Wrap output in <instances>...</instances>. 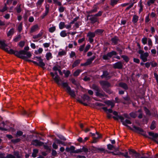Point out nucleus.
Wrapping results in <instances>:
<instances>
[{"label":"nucleus","mask_w":158,"mask_h":158,"mask_svg":"<svg viewBox=\"0 0 158 158\" xmlns=\"http://www.w3.org/2000/svg\"><path fill=\"white\" fill-rule=\"evenodd\" d=\"M10 54H14L18 57L24 60L30 58L31 56L30 52H26L23 50L18 52L10 49Z\"/></svg>","instance_id":"f257e3e1"},{"label":"nucleus","mask_w":158,"mask_h":158,"mask_svg":"<svg viewBox=\"0 0 158 158\" xmlns=\"http://www.w3.org/2000/svg\"><path fill=\"white\" fill-rule=\"evenodd\" d=\"M62 85L64 88H66L67 92L72 98H74L76 96L75 91L72 90L70 87L69 85L67 82H63L62 83Z\"/></svg>","instance_id":"f03ea898"},{"label":"nucleus","mask_w":158,"mask_h":158,"mask_svg":"<svg viewBox=\"0 0 158 158\" xmlns=\"http://www.w3.org/2000/svg\"><path fill=\"white\" fill-rule=\"evenodd\" d=\"M138 53L140 54V58L142 60L143 62H145L147 61V58L149 54L148 52L144 53V51L141 50H139Z\"/></svg>","instance_id":"7ed1b4c3"},{"label":"nucleus","mask_w":158,"mask_h":158,"mask_svg":"<svg viewBox=\"0 0 158 158\" xmlns=\"http://www.w3.org/2000/svg\"><path fill=\"white\" fill-rule=\"evenodd\" d=\"M117 54L116 52L114 51H112L108 52L106 55H103L102 58L105 60L110 59L113 56L116 55Z\"/></svg>","instance_id":"20e7f679"},{"label":"nucleus","mask_w":158,"mask_h":158,"mask_svg":"<svg viewBox=\"0 0 158 158\" xmlns=\"http://www.w3.org/2000/svg\"><path fill=\"white\" fill-rule=\"evenodd\" d=\"M118 117L121 120V122L122 123V124L126 127H129L130 129H131V128L129 127V126L127 125V124H131V121L128 119H126L125 121H124V118L122 116H119Z\"/></svg>","instance_id":"39448f33"},{"label":"nucleus","mask_w":158,"mask_h":158,"mask_svg":"<svg viewBox=\"0 0 158 158\" xmlns=\"http://www.w3.org/2000/svg\"><path fill=\"white\" fill-rule=\"evenodd\" d=\"M133 127L134 128V129L133 130L134 131L139 134H141L144 136L147 137L146 133L143 131L142 129L135 126H133Z\"/></svg>","instance_id":"423d86ee"},{"label":"nucleus","mask_w":158,"mask_h":158,"mask_svg":"<svg viewBox=\"0 0 158 158\" xmlns=\"http://www.w3.org/2000/svg\"><path fill=\"white\" fill-rule=\"evenodd\" d=\"M5 41H1L0 40V48L10 54V51H9L8 48H6L7 45L5 43Z\"/></svg>","instance_id":"0eeeda50"},{"label":"nucleus","mask_w":158,"mask_h":158,"mask_svg":"<svg viewBox=\"0 0 158 158\" xmlns=\"http://www.w3.org/2000/svg\"><path fill=\"white\" fill-rule=\"evenodd\" d=\"M109 153H111L113 155H123L126 158H130V156H129L128 155V153L127 152H126L125 153L123 152H118L117 153H115L114 152H107Z\"/></svg>","instance_id":"6e6552de"},{"label":"nucleus","mask_w":158,"mask_h":158,"mask_svg":"<svg viewBox=\"0 0 158 158\" xmlns=\"http://www.w3.org/2000/svg\"><path fill=\"white\" fill-rule=\"evenodd\" d=\"M99 83L103 90L106 89V88L110 87V85L108 82L106 81H100Z\"/></svg>","instance_id":"1a4fd4ad"},{"label":"nucleus","mask_w":158,"mask_h":158,"mask_svg":"<svg viewBox=\"0 0 158 158\" xmlns=\"http://www.w3.org/2000/svg\"><path fill=\"white\" fill-rule=\"evenodd\" d=\"M113 67L115 69H121L123 67V64L122 62L119 61L114 64Z\"/></svg>","instance_id":"9d476101"},{"label":"nucleus","mask_w":158,"mask_h":158,"mask_svg":"<svg viewBox=\"0 0 158 158\" xmlns=\"http://www.w3.org/2000/svg\"><path fill=\"white\" fill-rule=\"evenodd\" d=\"M95 93L96 96L100 98H102L106 96L104 92L101 89L97 92H95Z\"/></svg>","instance_id":"9b49d317"},{"label":"nucleus","mask_w":158,"mask_h":158,"mask_svg":"<svg viewBox=\"0 0 158 158\" xmlns=\"http://www.w3.org/2000/svg\"><path fill=\"white\" fill-rule=\"evenodd\" d=\"M31 144L35 146H41L43 145L44 143L38 140L35 139L32 140Z\"/></svg>","instance_id":"f8f14e48"},{"label":"nucleus","mask_w":158,"mask_h":158,"mask_svg":"<svg viewBox=\"0 0 158 158\" xmlns=\"http://www.w3.org/2000/svg\"><path fill=\"white\" fill-rule=\"evenodd\" d=\"M23 133L22 131L19 130L17 131L15 135V136L17 137H18L22 136V137H21V139H25L26 138V135L25 134L23 135Z\"/></svg>","instance_id":"ddd939ff"},{"label":"nucleus","mask_w":158,"mask_h":158,"mask_svg":"<svg viewBox=\"0 0 158 158\" xmlns=\"http://www.w3.org/2000/svg\"><path fill=\"white\" fill-rule=\"evenodd\" d=\"M75 148L73 146H71L70 148L67 147L65 149V151L67 152H69L70 153H75Z\"/></svg>","instance_id":"4468645a"},{"label":"nucleus","mask_w":158,"mask_h":158,"mask_svg":"<svg viewBox=\"0 0 158 158\" xmlns=\"http://www.w3.org/2000/svg\"><path fill=\"white\" fill-rule=\"evenodd\" d=\"M55 74L56 76L54 78H53L54 80L58 85H60V83L59 82V81H61V80L60 78L58 76L57 73L56 71L55 72Z\"/></svg>","instance_id":"2eb2a0df"},{"label":"nucleus","mask_w":158,"mask_h":158,"mask_svg":"<svg viewBox=\"0 0 158 158\" xmlns=\"http://www.w3.org/2000/svg\"><path fill=\"white\" fill-rule=\"evenodd\" d=\"M101 77L102 78H106L108 79H109L111 77L109 75V73L107 71H104L103 72V74L101 76Z\"/></svg>","instance_id":"dca6fc26"},{"label":"nucleus","mask_w":158,"mask_h":158,"mask_svg":"<svg viewBox=\"0 0 158 158\" xmlns=\"http://www.w3.org/2000/svg\"><path fill=\"white\" fill-rule=\"evenodd\" d=\"M39 29V27L37 24H35L31 28L30 32L31 33H32L36 31Z\"/></svg>","instance_id":"f3484780"},{"label":"nucleus","mask_w":158,"mask_h":158,"mask_svg":"<svg viewBox=\"0 0 158 158\" xmlns=\"http://www.w3.org/2000/svg\"><path fill=\"white\" fill-rule=\"evenodd\" d=\"M96 56H93L91 58L88 59L87 60L86 62H85L86 64L87 65L90 64L93 61L95 58Z\"/></svg>","instance_id":"a211bd4d"},{"label":"nucleus","mask_w":158,"mask_h":158,"mask_svg":"<svg viewBox=\"0 0 158 158\" xmlns=\"http://www.w3.org/2000/svg\"><path fill=\"white\" fill-rule=\"evenodd\" d=\"M49 6L48 4H47L45 6V11L44 13L42 16V18H44L48 14L49 12Z\"/></svg>","instance_id":"6ab92c4d"},{"label":"nucleus","mask_w":158,"mask_h":158,"mask_svg":"<svg viewBox=\"0 0 158 158\" xmlns=\"http://www.w3.org/2000/svg\"><path fill=\"white\" fill-rule=\"evenodd\" d=\"M148 134L150 136H152L153 137L152 139L155 141H156V139L158 137V134L157 133H154L152 132H149Z\"/></svg>","instance_id":"aec40b11"},{"label":"nucleus","mask_w":158,"mask_h":158,"mask_svg":"<svg viewBox=\"0 0 158 158\" xmlns=\"http://www.w3.org/2000/svg\"><path fill=\"white\" fill-rule=\"evenodd\" d=\"M38 61L39 62V63H38V66H40L43 68H44V67L45 66V64L43 62V60L41 59V58L38 60Z\"/></svg>","instance_id":"412c9836"},{"label":"nucleus","mask_w":158,"mask_h":158,"mask_svg":"<svg viewBox=\"0 0 158 158\" xmlns=\"http://www.w3.org/2000/svg\"><path fill=\"white\" fill-rule=\"evenodd\" d=\"M96 16L94 15L91 16V17L89 18V19L92 23H94L98 21V19Z\"/></svg>","instance_id":"4be33fe9"},{"label":"nucleus","mask_w":158,"mask_h":158,"mask_svg":"<svg viewBox=\"0 0 158 158\" xmlns=\"http://www.w3.org/2000/svg\"><path fill=\"white\" fill-rule=\"evenodd\" d=\"M119 86L125 90L127 89L128 88L127 84L121 82L119 84Z\"/></svg>","instance_id":"5701e85b"},{"label":"nucleus","mask_w":158,"mask_h":158,"mask_svg":"<svg viewBox=\"0 0 158 158\" xmlns=\"http://www.w3.org/2000/svg\"><path fill=\"white\" fill-rule=\"evenodd\" d=\"M83 101L88 102L90 100V98L86 94L84 95L82 97Z\"/></svg>","instance_id":"b1692460"},{"label":"nucleus","mask_w":158,"mask_h":158,"mask_svg":"<svg viewBox=\"0 0 158 158\" xmlns=\"http://www.w3.org/2000/svg\"><path fill=\"white\" fill-rule=\"evenodd\" d=\"M70 80L72 82V83L75 85L77 87H78L80 86V85L79 83L76 81L75 79L72 78Z\"/></svg>","instance_id":"393cba45"},{"label":"nucleus","mask_w":158,"mask_h":158,"mask_svg":"<svg viewBox=\"0 0 158 158\" xmlns=\"http://www.w3.org/2000/svg\"><path fill=\"white\" fill-rule=\"evenodd\" d=\"M106 103L108 106H110L112 108L114 106V103L110 101H108L106 102Z\"/></svg>","instance_id":"a878e982"},{"label":"nucleus","mask_w":158,"mask_h":158,"mask_svg":"<svg viewBox=\"0 0 158 158\" xmlns=\"http://www.w3.org/2000/svg\"><path fill=\"white\" fill-rule=\"evenodd\" d=\"M92 88L95 90L96 92H97L101 89L98 86L94 84L92 85Z\"/></svg>","instance_id":"bb28decb"},{"label":"nucleus","mask_w":158,"mask_h":158,"mask_svg":"<svg viewBox=\"0 0 158 158\" xmlns=\"http://www.w3.org/2000/svg\"><path fill=\"white\" fill-rule=\"evenodd\" d=\"M81 60L79 59L76 60L72 64L73 68H74L77 66L80 62Z\"/></svg>","instance_id":"cd10ccee"},{"label":"nucleus","mask_w":158,"mask_h":158,"mask_svg":"<svg viewBox=\"0 0 158 158\" xmlns=\"http://www.w3.org/2000/svg\"><path fill=\"white\" fill-rule=\"evenodd\" d=\"M43 34V32H42L40 31L38 34L36 35H34L33 36L32 38L33 39H37L39 38H40Z\"/></svg>","instance_id":"c85d7f7f"},{"label":"nucleus","mask_w":158,"mask_h":158,"mask_svg":"<svg viewBox=\"0 0 158 158\" xmlns=\"http://www.w3.org/2000/svg\"><path fill=\"white\" fill-rule=\"evenodd\" d=\"M66 54V52L63 50H61L59 51L58 53V56H62L65 55Z\"/></svg>","instance_id":"c756f323"},{"label":"nucleus","mask_w":158,"mask_h":158,"mask_svg":"<svg viewBox=\"0 0 158 158\" xmlns=\"http://www.w3.org/2000/svg\"><path fill=\"white\" fill-rule=\"evenodd\" d=\"M113 114H114V115H116V117L113 116V118L115 120H118V118H119L118 116H121L118 115V113L116 111H114L113 112Z\"/></svg>","instance_id":"7c9ffc66"},{"label":"nucleus","mask_w":158,"mask_h":158,"mask_svg":"<svg viewBox=\"0 0 158 158\" xmlns=\"http://www.w3.org/2000/svg\"><path fill=\"white\" fill-rule=\"evenodd\" d=\"M38 152V150L34 149L33 150V152L32 154V156L34 158L35 157L37 156V154Z\"/></svg>","instance_id":"2f4dec72"},{"label":"nucleus","mask_w":158,"mask_h":158,"mask_svg":"<svg viewBox=\"0 0 158 158\" xmlns=\"http://www.w3.org/2000/svg\"><path fill=\"white\" fill-rule=\"evenodd\" d=\"M44 0H38L36 4L38 7H40L42 3L44 2Z\"/></svg>","instance_id":"473e14b6"},{"label":"nucleus","mask_w":158,"mask_h":158,"mask_svg":"<svg viewBox=\"0 0 158 158\" xmlns=\"http://www.w3.org/2000/svg\"><path fill=\"white\" fill-rule=\"evenodd\" d=\"M17 30L19 32H20L22 30V23H19L17 27Z\"/></svg>","instance_id":"72a5a7b5"},{"label":"nucleus","mask_w":158,"mask_h":158,"mask_svg":"<svg viewBox=\"0 0 158 158\" xmlns=\"http://www.w3.org/2000/svg\"><path fill=\"white\" fill-rule=\"evenodd\" d=\"M121 57L123 59V60L126 62H127L129 60V58L127 56L123 55L121 56Z\"/></svg>","instance_id":"f704fd0d"},{"label":"nucleus","mask_w":158,"mask_h":158,"mask_svg":"<svg viewBox=\"0 0 158 158\" xmlns=\"http://www.w3.org/2000/svg\"><path fill=\"white\" fill-rule=\"evenodd\" d=\"M0 158H10V154L5 156L4 153H0Z\"/></svg>","instance_id":"c9c22d12"},{"label":"nucleus","mask_w":158,"mask_h":158,"mask_svg":"<svg viewBox=\"0 0 158 158\" xmlns=\"http://www.w3.org/2000/svg\"><path fill=\"white\" fill-rule=\"evenodd\" d=\"M139 17L136 15H134L133 18L132 22L134 23H136L138 21Z\"/></svg>","instance_id":"e433bc0d"},{"label":"nucleus","mask_w":158,"mask_h":158,"mask_svg":"<svg viewBox=\"0 0 158 158\" xmlns=\"http://www.w3.org/2000/svg\"><path fill=\"white\" fill-rule=\"evenodd\" d=\"M104 30L102 29H98L96 30L95 31V33L96 34H101L102 33Z\"/></svg>","instance_id":"4c0bfd02"},{"label":"nucleus","mask_w":158,"mask_h":158,"mask_svg":"<svg viewBox=\"0 0 158 158\" xmlns=\"http://www.w3.org/2000/svg\"><path fill=\"white\" fill-rule=\"evenodd\" d=\"M95 32H89L88 33L87 36L89 37L93 38L95 36Z\"/></svg>","instance_id":"58836bf2"},{"label":"nucleus","mask_w":158,"mask_h":158,"mask_svg":"<svg viewBox=\"0 0 158 158\" xmlns=\"http://www.w3.org/2000/svg\"><path fill=\"white\" fill-rule=\"evenodd\" d=\"M81 71H82L80 69H77L74 72L73 75L75 77H77Z\"/></svg>","instance_id":"ea45409f"},{"label":"nucleus","mask_w":158,"mask_h":158,"mask_svg":"<svg viewBox=\"0 0 158 158\" xmlns=\"http://www.w3.org/2000/svg\"><path fill=\"white\" fill-rule=\"evenodd\" d=\"M9 0H7L5 4V6L2 9L0 10V11L3 12L6 11L7 10V7H6V4H8L9 2Z\"/></svg>","instance_id":"a19ab883"},{"label":"nucleus","mask_w":158,"mask_h":158,"mask_svg":"<svg viewBox=\"0 0 158 158\" xmlns=\"http://www.w3.org/2000/svg\"><path fill=\"white\" fill-rule=\"evenodd\" d=\"M60 35L63 37H64L67 35V34L66 33V31L65 30H63L60 33Z\"/></svg>","instance_id":"79ce46f5"},{"label":"nucleus","mask_w":158,"mask_h":158,"mask_svg":"<svg viewBox=\"0 0 158 158\" xmlns=\"http://www.w3.org/2000/svg\"><path fill=\"white\" fill-rule=\"evenodd\" d=\"M156 127V122L154 121H152L151 125L150 127V128L151 130L154 129Z\"/></svg>","instance_id":"37998d69"},{"label":"nucleus","mask_w":158,"mask_h":158,"mask_svg":"<svg viewBox=\"0 0 158 158\" xmlns=\"http://www.w3.org/2000/svg\"><path fill=\"white\" fill-rule=\"evenodd\" d=\"M98 8L96 7H94L93 9L89 11L88 13L89 14H90L91 13H93L97 11V10L98 9Z\"/></svg>","instance_id":"c03bdc74"},{"label":"nucleus","mask_w":158,"mask_h":158,"mask_svg":"<svg viewBox=\"0 0 158 158\" xmlns=\"http://www.w3.org/2000/svg\"><path fill=\"white\" fill-rule=\"evenodd\" d=\"M103 152L105 153L106 152H108V151L105 150V149L103 148H98V152Z\"/></svg>","instance_id":"a18cd8bd"},{"label":"nucleus","mask_w":158,"mask_h":158,"mask_svg":"<svg viewBox=\"0 0 158 158\" xmlns=\"http://www.w3.org/2000/svg\"><path fill=\"white\" fill-rule=\"evenodd\" d=\"M142 2L141 1H140L139 2V6L140 7V9L139 10V12L140 13L143 10V6L142 5Z\"/></svg>","instance_id":"49530a36"},{"label":"nucleus","mask_w":158,"mask_h":158,"mask_svg":"<svg viewBox=\"0 0 158 158\" xmlns=\"http://www.w3.org/2000/svg\"><path fill=\"white\" fill-rule=\"evenodd\" d=\"M82 152H84L85 154H87L89 152L88 148L85 146H83L82 148Z\"/></svg>","instance_id":"de8ad7c7"},{"label":"nucleus","mask_w":158,"mask_h":158,"mask_svg":"<svg viewBox=\"0 0 158 158\" xmlns=\"http://www.w3.org/2000/svg\"><path fill=\"white\" fill-rule=\"evenodd\" d=\"M46 57L47 60H49L52 57V54L50 52H48L47 53L46 55Z\"/></svg>","instance_id":"09e8293b"},{"label":"nucleus","mask_w":158,"mask_h":158,"mask_svg":"<svg viewBox=\"0 0 158 158\" xmlns=\"http://www.w3.org/2000/svg\"><path fill=\"white\" fill-rule=\"evenodd\" d=\"M59 28L61 29L65 27L64 23L63 22H60L59 24Z\"/></svg>","instance_id":"8fccbe9b"},{"label":"nucleus","mask_w":158,"mask_h":158,"mask_svg":"<svg viewBox=\"0 0 158 158\" xmlns=\"http://www.w3.org/2000/svg\"><path fill=\"white\" fill-rule=\"evenodd\" d=\"M111 41L113 43L116 44L117 43L118 39L116 37H114L111 39Z\"/></svg>","instance_id":"3c124183"},{"label":"nucleus","mask_w":158,"mask_h":158,"mask_svg":"<svg viewBox=\"0 0 158 158\" xmlns=\"http://www.w3.org/2000/svg\"><path fill=\"white\" fill-rule=\"evenodd\" d=\"M144 110L147 115H151L150 111L146 107H144Z\"/></svg>","instance_id":"603ef678"},{"label":"nucleus","mask_w":158,"mask_h":158,"mask_svg":"<svg viewBox=\"0 0 158 158\" xmlns=\"http://www.w3.org/2000/svg\"><path fill=\"white\" fill-rule=\"evenodd\" d=\"M21 139L17 138L16 139H12L11 140V141L14 143H16L20 141Z\"/></svg>","instance_id":"864d4df0"},{"label":"nucleus","mask_w":158,"mask_h":158,"mask_svg":"<svg viewBox=\"0 0 158 158\" xmlns=\"http://www.w3.org/2000/svg\"><path fill=\"white\" fill-rule=\"evenodd\" d=\"M81 24V22L80 21L76 22L75 23L74 27H75L76 28H78Z\"/></svg>","instance_id":"5fc2aeb1"},{"label":"nucleus","mask_w":158,"mask_h":158,"mask_svg":"<svg viewBox=\"0 0 158 158\" xmlns=\"http://www.w3.org/2000/svg\"><path fill=\"white\" fill-rule=\"evenodd\" d=\"M21 35H19L14 39L13 40L15 42H17L21 39Z\"/></svg>","instance_id":"6e6d98bb"},{"label":"nucleus","mask_w":158,"mask_h":158,"mask_svg":"<svg viewBox=\"0 0 158 158\" xmlns=\"http://www.w3.org/2000/svg\"><path fill=\"white\" fill-rule=\"evenodd\" d=\"M132 156L135 157V158H140L141 157L140 154L136 152L135 154Z\"/></svg>","instance_id":"4d7b16f0"},{"label":"nucleus","mask_w":158,"mask_h":158,"mask_svg":"<svg viewBox=\"0 0 158 158\" xmlns=\"http://www.w3.org/2000/svg\"><path fill=\"white\" fill-rule=\"evenodd\" d=\"M118 1L116 0H111L110 5L111 6H114L117 3Z\"/></svg>","instance_id":"13d9d810"},{"label":"nucleus","mask_w":158,"mask_h":158,"mask_svg":"<svg viewBox=\"0 0 158 158\" xmlns=\"http://www.w3.org/2000/svg\"><path fill=\"white\" fill-rule=\"evenodd\" d=\"M114 146L113 145L109 144L107 145V148L110 150H112L114 148Z\"/></svg>","instance_id":"bf43d9fd"},{"label":"nucleus","mask_w":158,"mask_h":158,"mask_svg":"<svg viewBox=\"0 0 158 158\" xmlns=\"http://www.w3.org/2000/svg\"><path fill=\"white\" fill-rule=\"evenodd\" d=\"M91 151L93 152H98V148L93 147Z\"/></svg>","instance_id":"052dcab7"},{"label":"nucleus","mask_w":158,"mask_h":158,"mask_svg":"<svg viewBox=\"0 0 158 158\" xmlns=\"http://www.w3.org/2000/svg\"><path fill=\"white\" fill-rule=\"evenodd\" d=\"M136 113V112H132L130 113V115L131 117H132L133 118H135L137 116Z\"/></svg>","instance_id":"680f3d73"},{"label":"nucleus","mask_w":158,"mask_h":158,"mask_svg":"<svg viewBox=\"0 0 158 158\" xmlns=\"http://www.w3.org/2000/svg\"><path fill=\"white\" fill-rule=\"evenodd\" d=\"M55 30H56L55 27H51L49 29V31L51 33L55 31Z\"/></svg>","instance_id":"e2e57ef3"},{"label":"nucleus","mask_w":158,"mask_h":158,"mask_svg":"<svg viewBox=\"0 0 158 158\" xmlns=\"http://www.w3.org/2000/svg\"><path fill=\"white\" fill-rule=\"evenodd\" d=\"M90 47V45H87L85 49H84V53H86L89 49Z\"/></svg>","instance_id":"0e129e2a"},{"label":"nucleus","mask_w":158,"mask_h":158,"mask_svg":"<svg viewBox=\"0 0 158 158\" xmlns=\"http://www.w3.org/2000/svg\"><path fill=\"white\" fill-rule=\"evenodd\" d=\"M123 98L125 101H127L129 103H130L131 102L130 98L128 96L123 97Z\"/></svg>","instance_id":"69168bd1"},{"label":"nucleus","mask_w":158,"mask_h":158,"mask_svg":"<svg viewBox=\"0 0 158 158\" xmlns=\"http://www.w3.org/2000/svg\"><path fill=\"white\" fill-rule=\"evenodd\" d=\"M64 73L65 75V77H67L70 74V72L68 70L65 72H64Z\"/></svg>","instance_id":"338daca9"},{"label":"nucleus","mask_w":158,"mask_h":158,"mask_svg":"<svg viewBox=\"0 0 158 158\" xmlns=\"http://www.w3.org/2000/svg\"><path fill=\"white\" fill-rule=\"evenodd\" d=\"M136 152L133 150V149H129V154H133V155Z\"/></svg>","instance_id":"774afa93"}]
</instances>
